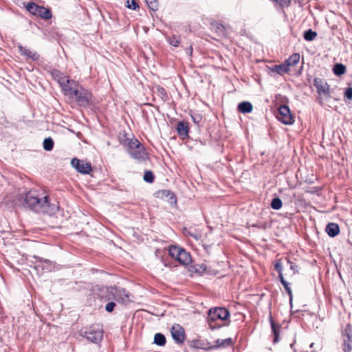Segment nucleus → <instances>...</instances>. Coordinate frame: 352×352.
Wrapping results in <instances>:
<instances>
[{
  "instance_id": "1",
  "label": "nucleus",
  "mask_w": 352,
  "mask_h": 352,
  "mask_svg": "<svg viewBox=\"0 0 352 352\" xmlns=\"http://www.w3.org/2000/svg\"><path fill=\"white\" fill-rule=\"evenodd\" d=\"M230 314L225 307H214L209 309L208 315V322L211 329H219L223 325L216 324L217 320L222 321L228 320Z\"/></svg>"
},
{
  "instance_id": "2",
  "label": "nucleus",
  "mask_w": 352,
  "mask_h": 352,
  "mask_svg": "<svg viewBox=\"0 0 352 352\" xmlns=\"http://www.w3.org/2000/svg\"><path fill=\"white\" fill-rule=\"evenodd\" d=\"M43 197H38V192L36 190H29L25 197V204L29 208L30 210L35 212H40V210L42 208V204L45 203V201H43Z\"/></svg>"
},
{
  "instance_id": "3",
  "label": "nucleus",
  "mask_w": 352,
  "mask_h": 352,
  "mask_svg": "<svg viewBox=\"0 0 352 352\" xmlns=\"http://www.w3.org/2000/svg\"><path fill=\"white\" fill-rule=\"evenodd\" d=\"M25 9L31 14L38 16L44 20H48L52 17L50 8L38 6L34 2H29L25 6Z\"/></svg>"
},
{
  "instance_id": "4",
  "label": "nucleus",
  "mask_w": 352,
  "mask_h": 352,
  "mask_svg": "<svg viewBox=\"0 0 352 352\" xmlns=\"http://www.w3.org/2000/svg\"><path fill=\"white\" fill-rule=\"evenodd\" d=\"M78 105L82 107H87L91 104L92 94L87 89L80 86L76 91H74V96Z\"/></svg>"
},
{
  "instance_id": "5",
  "label": "nucleus",
  "mask_w": 352,
  "mask_h": 352,
  "mask_svg": "<svg viewBox=\"0 0 352 352\" xmlns=\"http://www.w3.org/2000/svg\"><path fill=\"white\" fill-rule=\"evenodd\" d=\"M81 336L86 338L90 342L98 344L103 338V330L100 327H90L81 332Z\"/></svg>"
},
{
  "instance_id": "6",
  "label": "nucleus",
  "mask_w": 352,
  "mask_h": 352,
  "mask_svg": "<svg viewBox=\"0 0 352 352\" xmlns=\"http://www.w3.org/2000/svg\"><path fill=\"white\" fill-rule=\"evenodd\" d=\"M342 349L344 352H351L352 350V324H347L341 330Z\"/></svg>"
},
{
  "instance_id": "7",
  "label": "nucleus",
  "mask_w": 352,
  "mask_h": 352,
  "mask_svg": "<svg viewBox=\"0 0 352 352\" xmlns=\"http://www.w3.org/2000/svg\"><path fill=\"white\" fill-rule=\"evenodd\" d=\"M276 118L278 121L286 125L292 124L294 122L290 109L285 104H282L279 107Z\"/></svg>"
},
{
  "instance_id": "8",
  "label": "nucleus",
  "mask_w": 352,
  "mask_h": 352,
  "mask_svg": "<svg viewBox=\"0 0 352 352\" xmlns=\"http://www.w3.org/2000/svg\"><path fill=\"white\" fill-rule=\"evenodd\" d=\"M71 164L76 171L83 175L89 174L92 170L91 163L84 160H80L76 157L72 160Z\"/></svg>"
},
{
  "instance_id": "9",
  "label": "nucleus",
  "mask_w": 352,
  "mask_h": 352,
  "mask_svg": "<svg viewBox=\"0 0 352 352\" xmlns=\"http://www.w3.org/2000/svg\"><path fill=\"white\" fill-rule=\"evenodd\" d=\"M170 333L173 340L179 344H182L185 340V330L179 324H174L170 329Z\"/></svg>"
},
{
  "instance_id": "10",
  "label": "nucleus",
  "mask_w": 352,
  "mask_h": 352,
  "mask_svg": "<svg viewBox=\"0 0 352 352\" xmlns=\"http://www.w3.org/2000/svg\"><path fill=\"white\" fill-rule=\"evenodd\" d=\"M314 85L316 88L317 92L319 95L323 94L327 99L331 98L329 85L327 82H324L323 79L315 78L314 80Z\"/></svg>"
},
{
  "instance_id": "11",
  "label": "nucleus",
  "mask_w": 352,
  "mask_h": 352,
  "mask_svg": "<svg viewBox=\"0 0 352 352\" xmlns=\"http://www.w3.org/2000/svg\"><path fill=\"white\" fill-rule=\"evenodd\" d=\"M119 140L120 144L127 148V153L129 154H130V151L140 148V146L142 144L138 139L126 138V135L120 137Z\"/></svg>"
},
{
  "instance_id": "12",
  "label": "nucleus",
  "mask_w": 352,
  "mask_h": 352,
  "mask_svg": "<svg viewBox=\"0 0 352 352\" xmlns=\"http://www.w3.org/2000/svg\"><path fill=\"white\" fill-rule=\"evenodd\" d=\"M43 201H45V203H43V204H42V208L40 210V212L43 214H47L49 215H53L58 212L59 207L56 204H52L50 202L49 196H44Z\"/></svg>"
},
{
  "instance_id": "13",
  "label": "nucleus",
  "mask_w": 352,
  "mask_h": 352,
  "mask_svg": "<svg viewBox=\"0 0 352 352\" xmlns=\"http://www.w3.org/2000/svg\"><path fill=\"white\" fill-rule=\"evenodd\" d=\"M130 293L124 288L116 287V300L118 303L128 304L131 300L129 299Z\"/></svg>"
},
{
  "instance_id": "14",
  "label": "nucleus",
  "mask_w": 352,
  "mask_h": 352,
  "mask_svg": "<svg viewBox=\"0 0 352 352\" xmlns=\"http://www.w3.org/2000/svg\"><path fill=\"white\" fill-rule=\"evenodd\" d=\"M129 155L134 160H137L139 162H144L146 157V151L143 144L140 146V148L134 149L132 151H130Z\"/></svg>"
},
{
  "instance_id": "15",
  "label": "nucleus",
  "mask_w": 352,
  "mask_h": 352,
  "mask_svg": "<svg viewBox=\"0 0 352 352\" xmlns=\"http://www.w3.org/2000/svg\"><path fill=\"white\" fill-rule=\"evenodd\" d=\"M178 135L182 137L183 140L188 138L189 134V123L186 121L182 120L179 122L175 128Z\"/></svg>"
},
{
  "instance_id": "16",
  "label": "nucleus",
  "mask_w": 352,
  "mask_h": 352,
  "mask_svg": "<svg viewBox=\"0 0 352 352\" xmlns=\"http://www.w3.org/2000/svg\"><path fill=\"white\" fill-rule=\"evenodd\" d=\"M102 298L105 300H116V286L103 287L101 288Z\"/></svg>"
},
{
  "instance_id": "17",
  "label": "nucleus",
  "mask_w": 352,
  "mask_h": 352,
  "mask_svg": "<svg viewBox=\"0 0 352 352\" xmlns=\"http://www.w3.org/2000/svg\"><path fill=\"white\" fill-rule=\"evenodd\" d=\"M79 87L76 81L70 80L69 83H66L61 89L65 95L73 97L74 91H76Z\"/></svg>"
},
{
  "instance_id": "18",
  "label": "nucleus",
  "mask_w": 352,
  "mask_h": 352,
  "mask_svg": "<svg viewBox=\"0 0 352 352\" xmlns=\"http://www.w3.org/2000/svg\"><path fill=\"white\" fill-rule=\"evenodd\" d=\"M269 320H270V325H271L272 333L274 337L273 343L276 344V343L278 342L280 340V325L278 323H276L274 321L271 314L270 315Z\"/></svg>"
},
{
  "instance_id": "19",
  "label": "nucleus",
  "mask_w": 352,
  "mask_h": 352,
  "mask_svg": "<svg viewBox=\"0 0 352 352\" xmlns=\"http://www.w3.org/2000/svg\"><path fill=\"white\" fill-rule=\"evenodd\" d=\"M19 51L21 54L25 56L28 59H31L32 60L36 61L39 58V54L36 52H32L29 49L25 47L22 46L21 45H18Z\"/></svg>"
},
{
  "instance_id": "20",
  "label": "nucleus",
  "mask_w": 352,
  "mask_h": 352,
  "mask_svg": "<svg viewBox=\"0 0 352 352\" xmlns=\"http://www.w3.org/2000/svg\"><path fill=\"white\" fill-rule=\"evenodd\" d=\"M157 193L158 197L167 198L168 201H169L170 204L177 202V198L175 195L174 194V192L169 190H159Z\"/></svg>"
},
{
  "instance_id": "21",
  "label": "nucleus",
  "mask_w": 352,
  "mask_h": 352,
  "mask_svg": "<svg viewBox=\"0 0 352 352\" xmlns=\"http://www.w3.org/2000/svg\"><path fill=\"white\" fill-rule=\"evenodd\" d=\"M325 231L330 237H335L340 233V227L336 223H329L325 228Z\"/></svg>"
},
{
  "instance_id": "22",
  "label": "nucleus",
  "mask_w": 352,
  "mask_h": 352,
  "mask_svg": "<svg viewBox=\"0 0 352 352\" xmlns=\"http://www.w3.org/2000/svg\"><path fill=\"white\" fill-rule=\"evenodd\" d=\"M270 69L272 72H276L281 76L285 74H287L289 71L288 65L285 64V62L280 65H274L272 67L270 68Z\"/></svg>"
},
{
  "instance_id": "23",
  "label": "nucleus",
  "mask_w": 352,
  "mask_h": 352,
  "mask_svg": "<svg viewBox=\"0 0 352 352\" xmlns=\"http://www.w3.org/2000/svg\"><path fill=\"white\" fill-rule=\"evenodd\" d=\"M215 342V345L208 346V349H209V350H212L220 347H226L232 345V340L230 338L223 340L217 339Z\"/></svg>"
},
{
  "instance_id": "24",
  "label": "nucleus",
  "mask_w": 352,
  "mask_h": 352,
  "mask_svg": "<svg viewBox=\"0 0 352 352\" xmlns=\"http://www.w3.org/2000/svg\"><path fill=\"white\" fill-rule=\"evenodd\" d=\"M183 248L180 247L177 245H170L168 247V254L177 261H179V258H180V255L182 252L180 250H182Z\"/></svg>"
},
{
  "instance_id": "25",
  "label": "nucleus",
  "mask_w": 352,
  "mask_h": 352,
  "mask_svg": "<svg viewBox=\"0 0 352 352\" xmlns=\"http://www.w3.org/2000/svg\"><path fill=\"white\" fill-rule=\"evenodd\" d=\"M32 258L35 260L34 261L32 260H30L31 263V265H34V268L36 270L38 274H41L43 273V261H40V259H43V258L39 257L38 256H33Z\"/></svg>"
},
{
  "instance_id": "26",
  "label": "nucleus",
  "mask_w": 352,
  "mask_h": 352,
  "mask_svg": "<svg viewBox=\"0 0 352 352\" xmlns=\"http://www.w3.org/2000/svg\"><path fill=\"white\" fill-rule=\"evenodd\" d=\"M253 109V106L251 102L243 101L238 104L237 110L242 113H251Z\"/></svg>"
},
{
  "instance_id": "27",
  "label": "nucleus",
  "mask_w": 352,
  "mask_h": 352,
  "mask_svg": "<svg viewBox=\"0 0 352 352\" xmlns=\"http://www.w3.org/2000/svg\"><path fill=\"white\" fill-rule=\"evenodd\" d=\"M182 253L178 262L183 265H188L192 262V258L190 252H187L184 248L181 250Z\"/></svg>"
},
{
  "instance_id": "28",
  "label": "nucleus",
  "mask_w": 352,
  "mask_h": 352,
  "mask_svg": "<svg viewBox=\"0 0 352 352\" xmlns=\"http://www.w3.org/2000/svg\"><path fill=\"white\" fill-rule=\"evenodd\" d=\"M206 269L207 267L204 263L200 265H190L188 267V271L191 273H195L199 275H202L205 272Z\"/></svg>"
},
{
  "instance_id": "29",
  "label": "nucleus",
  "mask_w": 352,
  "mask_h": 352,
  "mask_svg": "<svg viewBox=\"0 0 352 352\" xmlns=\"http://www.w3.org/2000/svg\"><path fill=\"white\" fill-rule=\"evenodd\" d=\"M333 73L337 76H341L346 72V66L342 63H336L332 68Z\"/></svg>"
},
{
  "instance_id": "30",
  "label": "nucleus",
  "mask_w": 352,
  "mask_h": 352,
  "mask_svg": "<svg viewBox=\"0 0 352 352\" xmlns=\"http://www.w3.org/2000/svg\"><path fill=\"white\" fill-rule=\"evenodd\" d=\"M299 60L300 54L298 53H294L284 62L285 64L288 65V68L289 69V67L296 65L299 62Z\"/></svg>"
},
{
  "instance_id": "31",
  "label": "nucleus",
  "mask_w": 352,
  "mask_h": 352,
  "mask_svg": "<svg viewBox=\"0 0 352 352\" xmlns=\"http://www.w3.org/2000/svg\"><path fill=\"white\" fill-rule=\"evenodd\" d=\"M189 345L190 347L195 348V349H204L206 351H209V349H208L207 346H206L205 343L200 340L194 339L190 341H189Z\"/></svg>"
},
{
  "instance_id": "32",
  "label": "nucleus",
  "mask_w": 352,
  "mask_h": 352,
  "mask_svg": "<svg viewBox=\"0 0 352 352\" xmlns=\"http://www.w3.org/2000/svg\"><path fill=\"white\" fill-rule=\"evenodd\" d=\"M166 339L164 334L161 333H157L154 336L153 343L157 346H163L166 344Z\"/></svg>"
},
{
  "instance_id": "33",
  "label": "nucleus",
  "mask_w": 352,
  "mask_h": 352,
  "mask_svg": "<svg viewBox=\"0 0 352 352\" xmlns=\"http://www.w3.org/2000/svg\"><path fill=\"white\" fill-rule=\"evenodd\" d=\"M317 32L312 29H308L303 33V38L307 41H312L317 36Z\"/></svg>"
},
{
  "instance_id": "34",
  "label": "nucleus",
  "mask_w": 352,
  "mask_h": 352,
  "mask_svg": "<svg viewBox=\"0 0 352 352\" xmlns=\"http://www.w3.org/2000/svg\"><path fill=\"white\" fill-rule=\"evenodd\" d=\"M167 42L173 47H179L180 44V36L173 34L170 36L166 37Z\"/></svg>"
},
{
  "instance_id": "35",
  "label": "nucleus",
  "mask_w": 352,
  "mask_h": 352,
  "mask_svg": "<svg viewBox=\"0 0 352 352\" xmlns=\"http://www.w3.org/2000/svg\"><path fill=\"white\" fill-rule=\"evenodd\" d=\"M54 142L51 137H48L44 139L43 146L44 150L46 151H51L54 148Z\"/></svg>"
},
{
  "instance_id": "36",
  "label": "nucleus",
  "mask_w": 352,
  "mask_h": 352,
  "mask_svg": "<svg viewBox=\"0 0 352 352\" xmlns=\"http://www.w3.org/2000/svg\"><path fill=\"white\" fill-rule=\"evenodd\" d=\"M40 261H43V273L51 272L54 267L53 263L48 259L43 258V259H40Z\"/></svg>"
},
{
  "instance_id": "37",
  "label": "nucleus",
  "mask_w": 352,
  "mask_h": 352,
  "mask_svg": "<svg viewBox=\"0 0 352 352\" xmlns=\"http://www.w3.org/2000/svg\"><path fill=\"white\" fill-rule=\"evenodd\" d=\"M270 206L272 209L278 210L282 208V200L278 197H274L272 199Z\"/></svg>"
},
{
  "instance_id": "38",
  "label": "nucleus",
  "mask_w": 352,
  "mask_h": 352,
  "mask_svg": "<svg viewBox=\"0 0 352 352\" xmlns=\"http://www.w3.org/2000/svg\"><path fill=\"white\" fill-rule=\"evenodd\" d=\"M143 179L146 182L152 184L155 180V175L151 170H146L144 171Z\"/></svg>"
},
{
  "instance_id": "39",
  "label": "nucleus",
  "mask_w": 352,
  "mask_h": 352,
  "mask_svg": "<svg viewBox=\"0 0 352 352\" xmlns=\"http://www.w3.org/2000/svg\"><path fill=\"white\" fill-rule=\"evenodd\" d=\"M47 72L51 74L53 79L56 81L63 74L60 71L52 67H50L47 69Z\"/></svg>"
},
{
  "instance_id": "40",
  "label": "nucleus",
  "mask_w": 352,
  "mask_h": 352,
  "mask_svg": "<svg viewBox=\"0 0 352 352\" xmlns=\"http://www.w3.org/2000/svg\"><path fill=\"white\" fill-rule=\"evenodd\" d=\"M157 91L162 100L166 101L168 99V94L166 90L164 87L157 86Z\"/></svg>"
},
{
  "instance_id": "41",
  "label": "nucleus",
  "mask_w": 352,
  "mask_h": 352,
  "mask_svg": "<svg viewBox=\"0 0 352 352\" xmlns=\"http://www.w3.org/2000/svg\"><path fill=\"white\" fill-rule=\"evenodd\" d=\"M148 6L153 11L158 10V1L157 0H145Z\"/></svg>"
},
{
  "instance_id": "42",
  "label": "nucleus",
  "mask_w": 352,
  "mask_h": 352,
  "mask_svg": "<svg viewBox=\"0 0 352 352\" xmlns=\"http://www.w3.org/2000/svg\"><path fill=\"white\" fill-rule=\"evenodd\" d=\"M282 285L284 287L285 290L286 291V292L289 295V302H290V304H292V299H293V296H292V289L290 287V284L288 282H286V283L282 284Z\"/></svg>"
},
{
  "instance_id": "43",
  "label": "nucleus",
  "mask_w": 352,
  "mask_h": 352,
  "mask_svg": "<svg viewBox=\"0 0 352 352\" xmlns=\"http://www.w3.org/2000/svg\"><path fill=\"white\" fill-rule=\"evenodd\" d=\"M127 8L133 10H135L139 8V5L136 0H127Z\"/></svg>"
},
{
  "instance_id": "44",
  "label": "nucleus",
  "mask_w": 352,
  "mask_h": 352,
  "mask_svg": "<svg viewBox=\"0 0 352 352\" xmlns=\"http://www.w3.org/2000/svg\"><path fill=\"white\" fill-rule=\"evenodd\" d=\"M191 118L193 122L199 126L202 120V116L200 113H194L191 115Z\"/></svg>"
},
{
  "instance_id": "45",
  "label": "nucleus",
  "mask_w": 352,
  "mask_h": 352,
  "mask_svg": "<svg viewBox=\"0 0 352 352\" xmlns=\"http://www.w3.org/2000/svg\"><path fill=\"white\" fill-rule=\"evenodd\" d=\"M69 79L66 76L63 74L56 80L60 87H63L66 83H69Z\"/></svg>"
},
{
  "instance_id": "46",
  "label": "nucleus",
  "mask_w": 352,
  "mask_h": 352,
  "mask_svg": "<svg viewBox=\"0 0 352 352\" xmlns=\"http://www.w3.org/2000/svg\"><path fill=\"white\" fill-rule=\"evenodd\" d=\"M213 26L216 29V32L217 33H219V34H224L225 27L223 24L220 23H216Z\"/></svg>"
},
{
  "instance_id": "47",
  "label": "nucleus",
  "mask_w": 352,
  "mask_h": 352,
  "mask_svg": "<svg viewBox=\"0 0 352 352\" xmlns=\"http://www.w3.org/2000/svg\"><path fill=\"white\" fill-rule=\"evenodd\" d=\"M116 303L115 302H113V301L109 302L105 305V310L108 313H111L114 310V308L116 307Z\"/></svg>"
},
{
  "instance_id": "48",
  "label": "nucleus",
  "mask_w": 352,
  "mask_h": 352,
  "mask_svg": "<svg viewBox=\"0 0 352 352\" xmlns=\"http://www.w3.org/2000/svg\"><path fill=\"white\" fill-rule=\"evenodd\" d=\"M287 260V263L288 264H289V267H290V270H292L294 272V274L295 273H298V265L293 263V262H291L289 259L286 258Z\"/></svg>"
},
{
  "instance_id": "49",
  "label": "nucleus",
  "mask_w": 352,
  "mask_h": 352,
  "mask_svg": "<svg viewBox=\"0 0 352 352\" xmlns=\"http://www.w3.org/2000/svg\"><path fill=\"white\" fill-rule=\"evenodd\" d=\"M344 98L351 100H352V87H348L344 91Z\"/></svg>"
},
{
  "instance_id": "50",
  "label": "nucleus",
  "mask_w": 352,
  "mask_h": 352,
  "mask_svg": "<svg viewBox=\"0 0 352 352\" xmlns=\"http://www.w3.org/2000/svg\"><path fill=\"white\" fill-rule=\"evenodd\" d=\"M274 269L278 272V274H279L280 272H283V266L280 261L276 262V263L274 264Z\"/></svg>"
},
{
  "instance_id": "51",
  "label": "nucleus",
  "mask_w": 352,
  "mask_h": 352,
  "mask_svg": "<svg viewBox=\"0 0 352 352\" xmlns=\"http://www.w3.org/2000/svg\"><path fill=\"white\" fill-rule=\"evenodd\" d=\"M278 278H279V280L281 284H283L286 282H287L285 278H284V276H283V272H280L278 274Z\"/></svg>"
},
{
  "instance_id": "52",
  "label": "nucleus",
  "mask_w": 352,
  "mask_h": 352,
  "mask_svg": "<svg viewBox=\"0 0 352 352\" xmlns=\"http://www.w3.org/2000/svg\"><path fill=\"white\" fill-rule=\"evenodd\" d=\"M186 53L188 54H189L190 56L192 55L193 49H192V47L191 45L188 48H186Z\"/></svg>"
},
{
  "instance_id": "53",
  "label": "nucleus",
  "mask_w": 352,
  "mask_h": 352,
  "mask_svg": "<svg viewBox=\"0 0 352 352\" xmlns=\"http://www.w3.org/2000/svg\"><path fill=\"white\" fill-rule=\"evenodd\" d=\"M164 266H166V267H167V266H168V264H167L165 261H164Z\"/></svg>"
}]
</instances>
